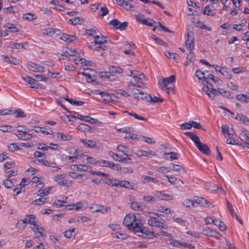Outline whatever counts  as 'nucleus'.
Here are the masks:
<instances>
[{
  "label": "nucleus",
  "mask_w": 249,
  "mask_h": 249,
  "mask_svg": "<svg viewBox=\"0 0 249 249\" xmlns=\"http://www.w3.org/2000/svg\"><path fill=\"white\" fill-rule=\"evenodd\" d=\"M21 221L24 224L28 223L33 226L31 227L35 235H37L35 237V238H38L39 236L44 238L46 236V230L39 224L36 220V216L34 214L27 215L24 220Z\"/></svg>",
  "instance_id": "obj_1"
},
{
  "label": "nucleus",
  "mask_w": 249,
  "mask_h": 249,
  "mask_svg": "<svg viewBox=\"0 0 249 249\" xmlns=\"http://www.w3.org/2000/svg\"><path fill=\"white\" fill-rule=\"evenodd\" d=\"M185 135L194 142L200 152L208 156L211 154V151L209 146L205 143H202L197 135L191 132H186Z\"/></svg>",
  "instance_id": "obj_2"
},
{
  "label": "nucleus",
  "mask_w": 249,
  "mask_h": 249,
  "mask_svg": "<svg viewBox=\"0 0 249 249\" xmlns=\"http://www.w3.org/2000/svg\"><path fill=\"white\" fill-rule=\"evenodd\" d=\"M176 76L172 75L168 77L163 78L161 81H159V85L160 89L165 90L166 93H174V85L173 83L175 82Z\"/></svg>",
  "instance_id": "obj_3"
},
{
  "label": "nucleus",
  "mask_w": 249,
  "mask_h": 249,
  "mask_svg": "<svg viewBox=\"0 0 249 249\" xmlns=\"http://www.w3.org/2000/svg\"><path fill=\"white\" fill-rule=\"evenodd\" d=\"M123 223L129 230H132L134 232L135 228L139 226L141 222L134 214H129L125 216Z\"/></svg>",
  "instance_id": "obj_4"
},
{
  "label": "nucleus",
  "mask_w": 249,
  "mask_h": 249,
  "mask_svg": "<svg viewBox=\"0 0 249 249\" xmlns=\"http://www.w3.org/2000/svg\"><path fill=\"white\" fill-rule=\"evenodd\" d=\"M134 232L138 233L139 236L143 237H144V235L146 236H148L149 238L156 237L153 231H150L147 228L143 227L141 223L139 224V226H136L135 228Z\"/></svg>",
  "instance_id": "obj_5"
},
{
  "label": "nucleus",
  "mask_w": 249,
  "mask_h": 249,
  "mask_svg": "<svg viewBox=\"0 0 249 249\" xmlns=\"http://www.w3.org/2000/svg\"><path fill=\"white\" fill-rule=\"evenodd\" d=\"M200 231L204 235L213 237L217 239L222 236L219 232L208 227H201Z\"/></svg>",
  "instance_id": "obj_6"
},
{
  "label": "nucleus",
  "mask_w": 249,
  "mask_h": 249,
  "mask_svg": "<svg viewBox=\"0 0 249 249\" xmlns=\"http://www.w3.org/2000/svg\"><path fill=\"white\" fill-rule=\"evenodd\" d=\"M185 45L186 48L190 51H192L194 49V38L193 33L192 32H188L185 35Z\"/></svg>",
  "instance_id": "obj_7"
},
{
  "label": "nucleus",
  "mask_w": 249,
  "mask_h": 249,
  "mask_svg": "<svg viewBox=\"0 0 249 249\" xmlns=\"http://www.w3.org/2000/svg\"><path fill=\"white\" fill-rule=\"evenodd\" d=\"M124 188L127 189L135 190L137 189L136 185L133 182H130L125 180H119L117 181L116 187Z\"/></svg>",
  "instance_id": "obj_8"
},
{
  "label": "nucleus",
  "mask_w": 249,
  "mask_h": 249,
  "mask_svg": "<svg viewBox=\"0 0 249 249\" xmlns=\"http://www.w3.org/2000/svg\"><path fill=\"white\" fill-rule=\"evenodd\" d=\"M108 155L113 158V160L118 161L119 162H129L130 163L132 160V158L130 156L127 157H124L121 155L114 153L112 151H109Z\"/></svg>",
  "instance_id": "obj_9"
},
{
  "label": "nucleus",
  "mask_w": 249,
  "mask_h": 249,
  "mask_svg": "<svg viewBox=\"0 0 249 249\" xmlns=\"http://www.w3.org/2000/svg\"><path fill=\"white\" fill-rule=\"evenodd\" d=\"M127 85L129 88L131 87H138L139 88H146L145 84L142 81V80H139L137 78H133L127 82Z\"/></svg>",
  "instance_id": "obj_10"
},
{
  "label": "nucleus",
  "mask_w": 249,
  "mask_h": 249,
  "mask_svg": "<svg viewBox=\"0 0 249 249\" xmlns=\"http://www.w3.org/2000/svg\"><path fill=\"white\" fill-rule=\"evenodd\" d=\"M52 135L53 138L59 141H69L72 139V136L59 132H53Z\"/></svg>",
  "instance_id": "obj_11"
},
{
  "label": "nucleus",
  "mask_w": 249,
  "mask_h": 249,
  "mask_svg": "<svg viewBox=\"0 0 249 249\" xmlns=\"http://www.w3.org/2000/svg\"><path fill=\"white\" fill-rule=\"evenodd\" d=\"M30 183L29 179L23 178L20 184L17 186V196L21 192H24L25 189L24 187Z\"/></svg>",
  "instance_id": "obj_12"
},
{
  "label": "nucleus",
  "mask_w": 249,
  "mask_h": 249,
  "mask_svg": "<svg viewBox=\"0 0 249 249\" xmlns=\"http://www.w3.org/2000/svg\"><path fill=\"white\" fill-rule=\"evenodd\" d=\"M28 69L33 72H43L44 71V68L39 65L35 63L30 62L28 64Z\"/></svg>",
  "instance_id": "obj_13"
},
{
  "label": "nucleus",
  "mask_w": 249,
  "mask_h": 249,
  "mask_svg": "<svg viewBox=\"0 0 249 249\" xmlns=\"http://www.w3.org/2000/svg\"><path fill=\"white\" fill-rule=\"evenodd\" d=\"M94 71L90 68H87L83 70V71H79L78 74H82L86 76L87 78V81L89 83L93 82L94 81V77L92 76L90 72Z\"/></svg>",
  "instance_id": "obj_14"
},
{
  "label": "nucleus",
  "mask_w": 249,
  "mask_h": 249,
  "mask_svg": "<svg viewBox=\"0 0 249 249\" xmlns=\"http://www.w3.org/2000/svg\"><path fill=\"white\" fill-rule=\"evenodd\" d=\"M136 154L138 157H145L148 158H151L156 155L155 152L151 150L145 151L142 150L137 151Z\"/></svg>",
  "instance_id": "obj_15"
},
{
  "label": "nucleus",
  "mask_w": 249,
  "mask_h": 249,
  "mask_svg": "<svg viewBox=\"0 0 249 249\" xmlns=\"http://www.w3.org/2000/svg\"><path fill=\"white\" fill-rule=\"evenodd\" d=\"M127 76H131L133 78H137L139 80H142L145 79V76L142 73H140L137 71L130 70L128 72H126Z\"/></svg>",
  "instance_id": "obj_16"
},
{
  "label": "nucleus",
  "mask_w": 249,
  "mask_h": 249,
  "mask_svg": "<svg viewBox=\"0 0 249 249\" xmlns=\"http://www.w3.org/2000/svg\"><path fill=\"white\" fill-rule=\"evenodd\" d=\"M54 191V187L51 186L49 187L45 188L43 189L39 190L36 192V194L38 196H46Z\"/></svg>",
  "instance_id": "obj_17"
},
{
  "label": "nucleus",
  "mask_w": 249,
  "mask_h": 249,
  "mask_svg": "<svg viewBox=\"0 0 249 249\" xmlns=\"http://www.w3.org/2000/svg\"><path fill=\"white\" fill-rule=\"evenodd\" d=\"M156 196L158 198L161 199L163 200H173L174 197L172 195L164 194L160 191H157L156 193Z\"/></svg>",
  "instance_id": "obj_18"
},
{
  "label": "nucleus",
  "mask_w": 249,
  "mask_h": 249,
  "mask_svg": "<svg viewBox=\"0 0 249 249\" xmlns=\"http://www.w3.org/2000/svg\"><path fill=\"white\" fill-rule=\"evenodd\" d=\"M148 224L149 226L158 227L160 229H166L167 228V226L164 225L162 222L154 219H149L148 221Z\"/></svg>",
  "instance_id": "obj_19"
},
{
  "label": "nucleus",
  "mask_w": 249,
  "mask_h": 249,
  "mask_svg": "<svg viewBox=\"0 0 249 249\" xmlns=\"http://www.w3.org/2000/svg\"><path fill=\"white\" fill-rule=\"evenodd\" d=\"M222 132L224 135L227 134L229 136H234L235 133L233 128L229 127L227 125H223L221 126Z\"/></svg>",
  "instance_id": "obj_20"
},
{
  "label": "nucleus",
  "mask_w": 249,
  "mask_h": 249,
  "mask_svg": "<svg viewBox=\"0 0 249 249\" xmlns=\"http://www.w3.org/2000/svg\"><path fill=\"white\" fill-rule=\"evenodd\" d=\"M22 79L27 83L30 85V87L34 89H38L39 87V85L35 82V79H33L30 77H22Z\"/></svg>",
  "instance_id": "obj_21"
},
{
  "label": "nucleus",
  "mask_w": 249,
  "mask_h": 249,
  "mask_svg": "<svg viewBox=\"0 0 249 249\" xmlns=\"http://www.w3.org/2000/svg\"><path fill=\"white\" fill-rule=\"evenodd\" d=\"M89 47L93 50H105L107 48V46L106 45H101L94 42H92L90 43Z\"/></svg>",
  "instance_id": "obj_22"
},
{
  "label": "nucleus",
  "mask_w": 249,
  "mask_h": 249,
  "mask_svg": "<svg viewBox=\"0 0 249 249\" xmlns=\"http://www.w3.org/2000/svg\"><path fill=\"white\" fill-rule=\"evenodd\" d=\"M60 38L67 42H71L76 40L77 39V37L75 36H71L66 34H63Z\"/></svg>",
  "instance_id": "obj_23"
},
{
  "label": "nucleus",
  "mask_w": 249,
  "mask_h": 249,
  "mask_svg": "<svg viewBox=\"0 0 249 249\" xmlns=\"http://www.w3.org/2000/svg\"><path fill=\"white\" fill-rule=\"evenodd\" d=\"M80 141L87 147L94 148L96 146V142L93 140L81 139Z\"/></svg>",
  "instance_id": "obj_24"
},
{
  "label": "nucleus",
  "mask_w": 249,
  "mask_h": 249,
  "mask_svg": "<svg viewBox=\"0 0 249 249\" xmlns=\"http://www.w3.org/2000/svg\"><path fill=\"white\" fill-rule=\"evenodd\" d=\"M196 60V56L194 53L190 51V52L187 54L186 57V60L185 62V66H188L191 63H193Z\"/></svg>",
  "instance_id": "obj_25"
},
{
  "label": "nucleus",
  "mask_w": 249,
  "mask_h": 249,
  "mask_svg": "<svg viewBox=\"0 0 249 249\" xmlns=\"http://www.w3.org/2000/svg\"><path fill=\"white\" fill-rule=\"evenodd\" d=\"M116 3L118 5L122 6L124 7L127 10H131L133 7L131 4L128 3V2L125 0H115Z\"/></svg>",
  "instance_id": "obj_26"
},
{
  "label": "nucleus",
  "mask_w": 249,
  "mask_h": 249,
  "mask_svg": "<svg viewBox=\"0 0 249 249\" xmlns=\"http://www.w3.org/2000/svg\"><path fill=\"white\" fill-rule=\"evenodd\" d=\"M141 180L143 183H146L150 181H152L154 183H156L159 181L156 178L146 175L142 176L141 177Z\"/></svg>",
  "instance_id": "obj_27"
},
{
  "label": "nucleus",
  "mask_w": 249,
  "mask_h": 249,
  "mask_svg": "<svg viewBox=\"0 0 249 249\" xmlns=\"http://www.w3.org/2000/svg\"><path fill=\"white\" fill-rule=\"evenodd\" d=\"M89 209L90 212L92 213H99L101 212L102 211V210H104V206L97 204H94L91 205L89 207Z\"/></svg>",
  "instance_id": "obj_28"
},
{
  "label": "nucleus",
  "mask_w": 249,
  "mask_h": 249,
  "mask_svg": "<svg viewBox=\"0 0 249 249\" xmlns=\"http://www.w3.org/2000/svg\"><path fill=\"white\" fill-rule=\"evenodd\" d=\"M17 137L19 139L24 141L31 140L33 138V136L29 132L17 134Z\"/></svg>",
  "instance_id": "obj_29"
},
{
  "label": "nucleus",
  "mask_w": 249,
  "mask_h": 249,
  "mask_svg": "<svg viewBox=\"0 0 249 249\" xmlns=\"http://www.w3.org/2000/svg\"><path fill=\"white\" fill-rule=\"evenodd\" d=\"M117 149L119 152L123 153L125 157H127V156H130L128 154V153L130 152V149L127 147L123 145L120 144L117 146Z\"/></svg>",
  "instance_id": "obj_30"
},
{
  "label": "nucleus",
  "mask_w": 249,
  "mask_h": 249,
  "mask_svg": "<svg viewBox=\"0 0 249 249\" xmlns=\"http://www.w3.org/2000/svg\"><path fill=\"white\" fill-rule=\"evenodd\" d=\"M205 187L206 190L210 193L215 191L218 189L217 185L212 182L207 183Z\"/></svg>",
  "instance_id": "obj_31"
},
{
  "label": "nucleus",
  "mask_w": 249,
  "mask_h": 249,
  "mask_svg": "<svg viewBox=\"0 0 249 249\" xmlns=\"http://www.w3.org/2000/svg\"><path fill=\"white\" fill-rule=\"evenodd\" d=\"M84 21L83 18L80 17H75L69 19L68 23L70 24L77 25L82 24Z\"/></svg>",
  "instance_id": "obj_32"
},
{
  "label": "nucleus",
  "mask_w": 249,
  "mask_h": 249,
  "mask_svg": "<svg viewBox=\"0 0 249 249\" xmlns=\"http://www.w3.org/2000/svg\"><path fill=\"white\" fill-rule=\"evenodd\" d=\"M236 99L242 103H247L249 101V93L246 94H238L236 96Z\"/></svg>",
  "instance_id": "obj_33"
},
{
  "label": "nucleus",
  "mask_w": 249,
  "mask_h": 249,
  "mask_svg": "<svg viewBox=\"0 0 249 249\" xmlns=\"http://www.w3.org/2000/svg\"><path fill=\"white\" fill-rule=\"evenodd\" d=\"M214 225L218 227L219 229L221 231L226 230V226L219 218H214Z\"/></svg>",
  "instance_id": "obj_34"
},
{
  "label": "nucleus",
  "mask_w": 249,
  "mask_h": 249,
  "mask_svg": "<svg viewBox=\"0 0 249 249\" xmlns=\"http://www.w3.org/2000/svg\"><path fill=\"white\" fill-rule=\"evenodd\" d=\"M96 42V43H98L101 45H105V44L107 43V37L106 36H95V40L93 41Z\"/></svg>",
  "instance_id": "obj_35"
},
{
  "label": "nucleus",
  "mask_w": 249,
  "mask_h": 249,
  "mask_svg": "<svg viewBox=\"0 0 249 249\" xmlns=\"http://www.w3.org/2000/svg\"><path fill=\"white\" fill-rule=\"evenodd\" d=\"M109 71L110 72V74L113 73H116L118 74H121L124 72L123 69L119 67H115L113 66H111L108 67Z\"/></svg>",
  "instance_id": "obj_36"
},
{
  "label": "nucleus",
  "mask_w": 249,
  "mask_h": 249,
  "mask_svg": "<svg viewBox=\"0 0 249 249\" xmlns=\"http://www.w3.org/2000/svg\"><path fill=\"white\" fill-rule=\"evenodd\" d=\"M203 13L208 16H213L215 13L213 6L209 5L206 6Z\"/></svg>",
  "instance_id": "obj_37"
},
{
  "label": "nucleus",
  "mask_w": 249,
  "mask_h": 249,
  "mask_svg": "<svg viewBox=\"0 0 249 249\" xmlns=\"http://www.w3.org/2000/svg\"><path fill=\"white\" fill-rule=\"evenodd\" d=\"M117 179H111L109 178H105V179H103V182L105 184L109 186L111 185L112 186L115 187H117Z\"/></svg>",
  "instance_id": "obj_38"
},
{
  "label": "nucleus",
  "mask_w": 249,
  "mask_h": 249,
  "mask_svg": "<svg viewBox=\"0 0 249 249\" xmlns=\"http://www.w3.org/2000/svg\"><path fill=\"white\" fill-rule=\"evenodd\" d=\"M96 92V94L101 95L102 98L105 101L109 102L111 100V96L108 93L100 91L99 90H97Z\"/></svg>",
  "instance_id": "obj_39"
},
{
  "label": "nucleus",
  "mask_w": 249,
  "mask_h": 249,
  "mask_svg": "<svg viewBox=\"0 0 249 249\" xmlns=\"http://www.w3.org/2000/svg\"><path fill=\"white\" fill-rule=\"evenodd\" d=\"M124 112L126 113L128 115L133 117L134 118H135L137 120H142V121H144L146 122L148 121L147 118H144L142 116L139 115L138 114H137L135 113L129 112L128 111H125Z\"/></svg>",
  "instance_id": "obj_40"
},
{
  "label": "nucleus",
  "mask_w": 249,
  "mask_h": 249,
  "mask_svg": "<svg viewBox=\"0 0 249 249\" xmlns=\"http://www.w3.org/2000/svg\"><path fill=\"white\" fill-rule=\"evenodd\" d=\"M42 129H46V128H44V127H39V126H35V127H34V129H32V130H34L35 132H36V133H41L45 134L46 135H51V134H53V131L52 130H50V132L42 131Z\"/></svg>",
  "instance_id": "obj_41"
},
{
  "label": "nucleus",
  "mask_w": 249,
  "mask_h": 249,
  "mask_svg": "<svg viewBox=\"0 0 249 249\" xmlns=\"http://www.w3.org/2000/svg\"><path fill=\"white\" fill-rule=\"evenodd\" d=\"M156 28H158V29L160 31L162 30L165 32L173 33L171 30H169L160 22H158V25L155 26L153 30L154 31Z\"/></svg>",
  "instance_id": "obj_42"
},
{
  "label": "nucleus",
  "mask_w": 249,
  "mask_h": 249,
  "mask_svg": "<svg viewBox=\"0 0 249 249\" xmlns=\"http://www.w3.org/2000/svg\"><path fill=\"white\" fill-rule=\"evenodd\" d=\"M173 170L178 173H186L185 168L180 165L173 164Z\"/></svg>",
  "instance_id": "obj_43"
},
{
  "label": "nucleus",
  "mask_w": 249,
  "mask_h": 249,
  "mask_svg": "<svg viewBox=\"0 0 249 249\" xmlns=\"http://www.w3.org/2000/svg\"><path fill=\"white\" fill-rule=\"evenodd\" d=\"M158 211L160 213H165L166 214H172L174 213V211L169 208H166L163 206H160Z\"/></svg>",
  "instance_id": "obj_44"
},
{
  "label": "nucleus",
  "mask_w": 249,
  "mask_h": 249,
  "mask_svg": "<svg viewBox=\"0 0 249 249\" xmlns=\"http://www.w3.org/2000/svg\"><path fill=\"white\" fill-rule=\"evenodd\" d=\"M22 18L29 21L33 20L37 18L36 15L32 13H26L22 15Z\"/></svg>",
  "instance_id": "obj_45"
},
{
  "label": "nucleus",
  "mask_w": 249,
  "mask_h": 249,
  "mask_svg": "<svg viewBox=\"0 0 249 249\" xmlns=\"http://www.w3.org/2000/svg\"><path fill=\"white\" fill-rule=\"evenodd\" d=\"M0 130L3 132H10L14 130V128L9 125H1Z\"/></svg>",
  "instance_id": "obj_46"
},
{
  "label": "nucleus",
  "mask_w": 249,
  "mask_h": 249,
  "mask_svg": "<svg viewBox=\"0 0 249 249\" xmlns=\"http://www.w3.org/2000/svg\"><path fill=\"white\" fill-rule=\"evenodd\" d=\"M151 38L154 40L157 44L162 45L165 47H167V43L164 42L162 40L157 37L155 35H152L151 36Z\"/></svg>",
  "instance_id": "obj_47"
},
{
  "label": "nucleus",
  "mask_w": 249,
  "mask_h": 249,
  "mask_svg": "<svg viewBox=\"0 0 249 249\" xmlns=\"http://www.w3.org/2000/svg\"><path fill=\"white\" fill-rule=\"evenodd\" d=\"M198 203L200 204L201 205L203 206H206L208 207H213V205L211 202L205 199L202 197H201L199 200Z\"/></svg>",
  "instance_id": "obj_48"
},
{
  "label": "nucleus",
  "mask_w": 249,
  "mask_h": 249,
  "mask_svg": "<svg viewBox=\"0 0 249 249\" xmlns=\"http://www.w3.org/2000/svg\"><path fill=\"white\" fill-rule=\"evenodd\" d=\"M46 200L47 199L46 198V197H44L43 196H40V198L34 200L32 202V204L34 205H40L44 203L46 201Z\"/></svg>",
  "instance_id": "obj_49"
},
{
  "label": "nucleus",
  "mask_w": 249,
  "mask_h": 249,
  "mask_svg": "<svg viewBox=\"0 0 249 249\" xmlns=\"http://www.w3.org/2000/svg\"><path fill=\"white\" fill-rule=\"evenodd\" d=\"M138 98H135L137 100H142L145 101H148V98H149V94L146 93V92H144L143 91H141L140 94L138 95Z\"/></svg>",
  "instance_id": "obj_50"
},
{
  "label": "nucleus",
  "mask_w": 249,
  "mask_h": 249,
  "mask_svg": "<svg viewBox=\"0 0 249 249\" xmlns=\"http://www.w3.org/2000/svg\"><path fill=\"white\" fill-rule=\"evenodd\" d=\"M72 184V181L69 180L67 179H62V181H59L57 183V184L59 186L69 187Z\"/></svg>",
  "instance_id": "obj_51"
},
{
  "label": "nucleus",
  "mask_w": 249,
  "mask_h": 249,
  "mask_svg": "<svg viewBox=\"0 0 249 249\" xmlns=\"http://www.w3.org/2000/svg\"><path fill=\"white\" fill-rule=\"evenodd\" d=\"M164 155H168L170 156L169 159L171 160H178V159L179 155L178 153H176L174 152H171L169 153H165Z\"/></svg>",
  "instance_id": "obj_52"
},
{
  "label": "nucleus",
  "mask_w": 249,
  "mask_h": 249,
  "mask_svg": "<svg viewBox=\"0 0 249 249\" xmlns=\"http://www.w3.org/2000/svg\"><path fill=\"white\" fill-rule=\"evenodd\" d=\"M165 55L167 58H173L176 60H178L179 58V56L177 53H171L169 51L166 52Z\"/></svg>",
  "instance_id": "obj_53"
},
{
  "label": "nucleus",
  "mask_w": 249,
  "mask_h": 249,
  "mask_svg": "<svg viewBox=\"0 0 249 249\" xmlns=\"http://www.w3.org/2000/svg\"><path fill=\"white\" fill-rule=\"evenodd\" d=\"M15 111L12 109H5L0 111V115L6 116L13 114L15 113Z\"/></svg>",
  "instance_id": "obj_54"
},
{
  "label": "nucleus",
  "mask_w": 249,
  "mask_h": 249,
  "mask_svg": "<svg viewBox=\"0 0 249 249\" xmlns=\"http://www.w3.org/2000/svg\"><path fill=\"white\" fill-rule=\"evenodd\" d=\"M68 174L70 177L74 179L82 178L84 176H85V175L80 174L73 172H69Z\"/></svg>",
  "instance_id": "obj_55"
},
{
  "label": "nucleus",
  "mask_w": 249,
  "mask_h": 249,
  "mask_svg": "<svg viewBox=\"0 0 249 249\" xmlns=\"http://www.w3.org/2000/svg\"><path fill=\"white\" fill-rule=\"evenodd\" d=\"M163 101V99L160 98L158 97L154 96L152 97L150 95H149V98L147 102L152 103H157L159 102H162Z\"/></svg>",
  "instance_id": "obj_56"
},
{
  "label": "nucleus",
  "mask_w": 249,
  "mask_h": 249,
  "mask_svg": "<svg viewBox=\"0 0 249 249\" xmlns=\"http://www.w3.org/2000/svg\"><path fill=\"white\" fill-rule=\"evenodd\" d=\"M131 92L132 93V96L134 98H138V95L140 94V92L142 91V90L136 88H129Z\"/></svg>",
  "instance_id": "obj_57"
},
{
  "label": "nucleus",
  "mask_w": 249,
  "mask_h": 249,
  "mask_svg": "<svg viewBox=\"0 0 249 249\" xmlns=\"http://www.w3.org/2000/svg\"><path fill=\"white\" fill-rule=\"evenodd\" d=\"M120 170L122 174L132 173L134 171L133 169L130 167H122L121 166Z\"/></svg>",
  "instance_id": "obj_58"
},
{
  "label": "nucleus",
  "mask_w": 249,
  "mask_h": 249,
  "mask_svg": "<svg viewBox=\"0 0 249 249\" xmlns=\"http://www.w3.org/2000/svg\"><path fill=\"white\" fill-rule=\"evenodd\" d=\"M99 75L102 78L109 79L112 74H110L109 71H101L99 73Z\"/></svg>",
  "instance_id": "obj_59"
},
{
  "label": "nucleus",
  "mask_w": 249,
  "mask_h": 249,
  "mask_svg": "<svg viewBox=\"0 0 249 249\" xmlns=\"http://www.w3.org/2000/svg\"><path fill=\"white\" fill-rule=\"evenodd\" d=\"M78 129L79 130H81L82 131H89L91 129V127L86 124H80L79 126H78Z\"/></svg>",
  "instance_id": "obj_60"
},
{
  "label": "nucleus",
  "mask_w": 249,
  "mask_h": 249,
  "mask_svg": "<svg viewBox=\"0 0 249 249\" xmlns=\"http://www.w3.org/2000/svg\"><path fill=\"white\" fill-rule=\"evenodd\" d=\"M222 95L228 99H232L233 98V93L229 90H225L223 89Z\"/></svg>",
  "instance_id": "obj_61"
},
{
  "label": "nucleus",
  "mask_w": 249,
  "mask_h": 249,
  "mask_svg": "<svg viewBox=\"0 0 249 249\" xmlns=\"http://www.w3.org/2000/svg\"><path fill=\"white\" fill-rule=\"evenodd\" d=\"M55 33V29L53 28H47L43 30V34L49 36H53Z\"/></svg>",
  "instance_id": "obj_62"
},
{
  "label": "nucleus",
  "mask_w": 249,
  "mask_h": 249,
  "mask_svg": "<svg viewBox=\"0 0 249 249\" xmlns=\"http://www.w3.org/2000/svg\"><path fill=\"white\" fill-rule=\"evenodd\" d=\"M221 74L223 75L224 77H225L226 78H227L228 80L231 79L232 78L231 74L230 73V71H227V69L226 67L224 68V70L222 71Z\"/></svg>",
  "instance_id": "obj_63"
},
{
  "label": "nucleus",
  "mask_w": 249,
  "mask_h": 249,
  "mask_svg": "<svg viewBox=\"0 0 249 249\" xmlns=\"http://www.w3.org/2000/svg\"><path fill=\"white\" fill-rule=\"evenodd\" d=\"M74 231H75L74 228H72L71 230H68L64 232V236H65L66 237L70 238L71 237H72Z\"/></svg>",
  "instance_id": "obj_64"
}]
</instances>
